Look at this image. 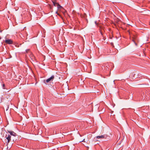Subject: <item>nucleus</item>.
<instances>
[{"mask_svg": "<svg viewBox=\"0 0 150 150\" xmlns=\"http://www.w3.org/2000/svg\"><path fill=\"white\" fill-rule=\"evenodd\" d=\"M144 30V29H141V30Z\"/></svg>", "mask_w": 150, "mask_h": 150, "instance_id": "obj_17", "label": "nucleus"}, {"mask_svg": "<svg viewBox=\"0 0 150 150\" xmlns=\"http://www.w3.org/2000/svg\"><path fill=\"white\" fill-rule=\"evenodd\" d=\"M95 24H96V25H97V23H96V21H95Z\"/></svg>", "mask_w": 150, "mask_h": 150, "instance_id": "obj_13", "label": "nucleus"}, {"mask_svg": "<svg viewBox=\"0 0 150 150\" xmlns=\"http://www.w3.org/2000/svg\"><path fill=\"white\" fill-rule=\"evenodd\" d=\"M84 140H85V139H84L83 140L80 141L79 142H84Z\"/></svg>", "mask_w": 150, "mask_h": 150, "instance_id": "obj_12", "label": "nucleus"}, {"mask_svg": "<svg viewBox=\"0 0 150 150\" xmlns=\"http://www.w3.org/2000/svg\"><path fill=\"white\" fill-rule=\"evenodd\" d=\"M7 135L6 137H7ZM11 136L10 135H8L7 137H6V139L7 140V142H6V143L7 144L10 142L11 140Z\"/></svg>", "mask_w": 150, "mask_h": 150, "instance_id": "obj_3", "label": "nucleus"}, {"mask_svg": "<svg viewBox=\"0 0 150 150\" xmlns=\"http://www.w3.org/2000/svg\"><path fill=\"white\" fill-rule=\"evenodd\" d=\"M31 59H34L35 58L34 57L32 54L31 55Z\"/></svg>", "mask_w": 150, "mask_h": 150, "instance_id": "obj_7", "label": "nucleus"}, {"mask_svg": "<svg viewBox=\"0 0 150 150\" xmlns=\"http://www.w3.org/2000/svg\"><path fill=\"white\" fill-rule=\"evenodd\" d=\"M54 78V75L52 76L51 77L47 79L46 80V82L47 83L50 82L52 81Z\"/></svg>", "mask_w": 150, "mask_h": 150, "instance_id": "obj_2", "label": "nucleus"}, {"mask_svg": "<svg viewBox=\"0 0 150 150\" xmlns=\"http://www.w3.org/2000/svg\"><path fill=\"white\" fill-rule=\"evenodd\" d=\"M8 133H9L10 135L15 136L16 135V134L13 131H8Z\"/></svg>", "mask_w": 150, "mask_h": 150, "instance_id": "obj_5", "label": "nucleus"}, {"mask_svg": "<svg viewBox=\"0 0 150 150\" xmlns=\"http://www.w3.org/2000/svg\"><path fill=\"white\" fill-rule=\"evenodd\" d=\"M53 4L55 6L57 7L58 8H59L61 7L60 5L58 3L55 2H53Z\"/></svg>", "mask_w": 150, "mask_h": 150, "instance_id": "obj_6", "label": "nucleus"}, {"mask_svg": "<svg viewBox=\"0 0 150 150\" xmlns=\"http://www.w3.org/2000/svg\"><path fill=\"white\" fill-rule=\"evenodd\" d=\"M4 86H5V85L4 84H3V86H2V87H3V89H5V88H4Z\"/></svg>", "mask_w": 150, "mask_h": 150, "instance_id": "obj_9", "label": "nucleus"}, {"mask_svg": "<svg viewBox=\"0 0 150 150\" xmlns=\"http://www.w3.org/2000/svg\"><path fill=\"white\" fill-rule=\"evenodd\" d=\"M143 12V11H142V10H141V13H142Z\"/></svg>", "mask_w": 150, "mask_h": 150, "instance_id": "obj_14", "label": "nucleus"}, {"mask_svg": "<svg viewBox=\"0 0 150 150\" xmlns=\"http://www.w3.org/2000/svg\"><path fill=\"white\" fill-rule=\"evenodd\" d=\"M29 49H27L26 50V52H28L29 51Z\"/></svg>", "mask_w": 150, "mask_h": 150, "instance_id": "obj_11", "label": "nucleus"}, {"mask_svg": "<svg viewBox=\"0 0 150 150\" xmlns=\"http://www.w3.org/2000/svg\"><path fill=\"white\" fill-rule=\"evenodd\" d=\"M142 110V108L141 107V110Z\"/></svg>", "mask_w": 150, "mask_h": 150, "instance_id": "obj_16", "label": "nucleus"}, {"mask_svg": "<svg viewBox=\"0 0 150 150\" xmlns=\"http://www.w3.org/2000/svg\"><path fill=\"white\" fill-rule=\"evenodd\" d=\"M141 26H144L145 27V24H141Z\"/></svg>", "mask_w": 150, "mask_h": 150, "instance_id": "obj_10", "label": "nucleus"}, {"mask_svg": "<svg viewBox=\"0 0 150 150\" xmlns=\"http://www.w3.org/2000/svg\"><path fill=\"white\" fill-rule=\"evenodd\" d=\"M134 42V43H135V45H137L136 43L135 42Z\"/></svg>", "mask_w": 150, "mask_h": 150, "instance_id": "obj_15", "label": "nucleus"}, {"mask_svg": "<svg viewBox=\"0 0 150 150\" xmlns=\"http://www.w3.org/2000/svg\"><path fill=\"white\" fill-rule=\"evenodd\" d=\"M5 42L7 44H11L13 43V41L10 39H8L5 40Z\"/></svg>", "mask_w": 150, "mask_h": 150, "instance_id": "obj_4", "label": "nucleus"}, {"mask_svg": "<svg viewBox=\"0 0 150 150\" xmlns=\"http://www.w3.org/2000/svg\"><path fill=\"white\" fill-rule=\"evenodd\" d=\"M97 139H110V137L107 134H104L101 136H97L96 137Z\"/></svg>", "mask_w": 150, "mask_h": 150, "instance_id": "obj_1", "label": "nucleus"}, {"mask_svg": "<svg viewBox=\"0 0 150 150\" xmlns=\"http://www.w3.org/2000/svg\"><path fill=\"white\" fill-rule=\"evenodd\" d=\"M142 84H141V87H142L143 88H144V87H146V86L145 85H144L142 86Z\"/></svg>", "mask_w": 150, "mask_h": 150, "instance_id": "obj_8", "label": "nucleus"}, {"mask_svg": "<svg viewBox=\"0 0 150 150\" xmlns=\"http://www.w3.org/2000/svg\"><path fill=\"white\" fill-rule=\"evenodd\" d=\"M92 93H95L96 92H92Z\"/></svg>", "mask_w": 150, "mask_h": 150, "instance_id": "obj_18", "label": "nucleus"}]
</instances>
